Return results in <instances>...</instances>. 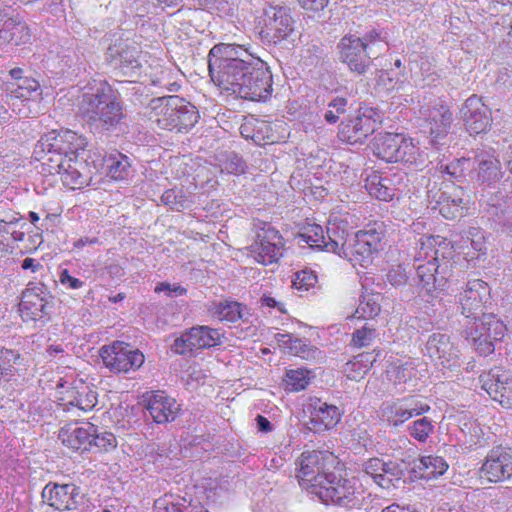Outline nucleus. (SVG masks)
I'll return each instance as SVG.
<instances>
[{
    "label": "nucleus",
    "instance_id": "7",
    "mask_svg": "<svg viewBox=\"0 0 512 512\" xmlns=\"http://www.w3.org/2000/svg\"><path fill=\"white\" fill-rule=\"evenodd\" d=\"M315 496L325 504H333L346 509L361 508L365 499L364 490L358 479L346 478L334 471L327 475Z\"/></svg>",
    "mask_w": 512,
    "mask_h": 512
},
{
    "label": "nucleus",
    "instance_id": "23",
    "mask_svg": "<svg viewBox=\"0 0 512 512\" xmlns=\"http://www.w3.org/2000/svg\"><path fill=\"white\" fill-rule=\"evenodd\" d=\"M488 296L489 287L486 282L481 279L467 281L464 290L458 296L461 314L467 321L481 319V316L485 314L483 304L487 301Z\"/></svg>",
    "mask_w": 512,
    "mask_h": 512
},
{
    "label": "nucleus",
    "instance_id": "51",
    "mask_svg": "<svg viewBox=\"0 0 512 512\" xmlns=\"http://www.w3.org/2000/svg\"><path fill=\"white\" fill-rule=\"evenodd\" d=\"M465 234L471 248L477 253V257L486 255L487 243L485 232L480 227H469Z\"/></svg>",
    "mask_w": 512,
    "mask_h": 512
},
{
    "label": "nucleus",
    "instance_id": "2",
    "mask_svg": "<svg viewBox=\"0 0 512 512\" xmlns=\"http://www.w3.org/2000/svg\"><path fill=\"white\" fill-rule=\"evenodd\" d=\"M79 111L89 128L98 133L116 130L125 118L119 93L105 81L82 95Z\"/></svg>",
    "mask_w": 512,
    "mask_h": 512
},
{
    "label": "nucleus",
    "instance_id": "57",
    "mask_svg": "<svg viewBox=\"0 0 512 512\" xmlns=\"http://www.w3.org/2000/svg\"><path fill=\"white\" fill-rule=\"evenodd\" d=\"M356 235L364 242H368V244L377 251L379 250L380 242L383 237V230L380 225L376 226L375 224L374 226H368L366 229L358 231Z\"/></svg>",
    "mask_w": 512,
    "mask_h": 512
},
{
    "label": "nucleus",
    "instance_id": "47",
    "mask_svg": "<svg viewBox=\"0 0 512 512\" xmlns=\"http://www.w3.org/2000/svg\"><path fill=\"white\" fill-rule=\"evenodd\" d=\"M328 109L323 115L328 124H335L350 108L349 101L345 97L335 96L327 104Z\"/></svg>",
    "mask_w": 512,
    "mask_h": 512
},
{
    "label": "nucleus",
    "instance_id": "42",
    "mask_svg": "<svg viewBox=\"0 0 512 512\" xmlns=\"http://www.w3.org/2000/svg\"><path fill=\"white\" fill-rule=\"evenodd\" d=\"M389 183L390 180L387 177L373 173L367 177L365 188L371 196L387 202L395 196V188L391 187Z\"/></svg>",
    "mask_w": 512,
    "mask_h": 512
},
{
    "label": "nucleus",
    "instance_id": "33",
    "mask_svg": "<svg viewBox=\"0 0 512 512\" xmlns=\"http://www.w3.org/2000/svg\"><path fill=\"white\" fill-rule=\"evenodd\" d=\"M146 409L155 423L165 424L177 418L180 405L164 391H156L147 398Z\"/></svg>",
    "mask_w": 512,
    "mask_h": 512
},
{
    "label": "nucleus",
    "instance_id": "50",
    "mask_svg": "<svg viewBox=\"0 0 512 512\" xmlns=\"http://www.w3.org/2000/svg\"><path fill=\"white\" fill-rule=\"evenodd\" d=\"M116 447L117 440L115 435L97 427V432L93 433L91 439V450L94 449L97 452H109Z\"/></svg>",
    "mask_w": 512,
    "mask_h": 512
},
{
    "label": "nucleus",
    "instance_id": "10",
    "mask_svg": "<svg viewBox=\"0 0 512 512\" xmlns=\"http://www.w3.org/2000/svg\"><path fill=\"white\" fill-rule=\"evenodd\" d=\"M336 463V457L328 451H306L297 461L296 477L301 487L315 495Z\"/></svg>",
    "mask_w": 512,
    "mask_h": 512
},
{
    "label": "nucleus",
    "instance_id": "37",
    "mask_svg": "<svg viewBox=\"0 0 512 512\" xmlns=\"http://www.w3.org/2000/svg\"><path fill=\"white\" fill-rule=\"evenodd\" d=\"M208 312L213 318L230 323H235L238 320L247 321L250 316L245 305L228 299L212 302L208 307Z\"/></svg>",
    "mask_w": 512,
    "mask_h": 512
},
{
    "label": "nucleus",
    "instance_id": "62",
    "mask_svg": "<svg viewBox=\"0 0 512 512\" xmlns=\"http://www.w3.org/2000/svg\"><path fill=\"white\" fill-rule=\"evenodd\" d=\"M408 275L404 268L398 266L391 269L387 274L388 282L394 287L405 286L408 282Z\"/></svg>",
    "mask_w": 512,
    "mask_h": 512
},
{
    "label": "nucleus",
    "instance_id": "30",
    "mask_svg": "<svg viewBox=\"0 0 512 512\" xmlns=\"http://www.w3.org/2000/svg\"><path fill=\"white\" fill-rule=\"evenodd\" d=\"M487 215L495 227L507 236H512V199L498 190L487 200Z\"/></svg>",
    "mask_w": 512,
    "mask_h": 512
},
{
    "label": "nucleus",
    "instance_id": "11",
    "mask_svg": "<svg viewBox=\"0 0 512 512\" xmlns=\"http://www.w3.org/2000/svg\"><path fill=\"white\" fill-rule=\"evenodd\" d=\"M373 152L379 159L388 163L414 164L419 155V149L412 139L397 133H385L376 137Z\"/></svg>",
    "mask_w": 512,
    "mask_h": 512
},
{
    "label": "nucleus",
    "instance_id": "22",
    "mask_svg": "<svg viewBox=\"0 0 512 512\" xmlns=\"http://www.w3.org/2000/svg\"><path fill=\"white\" fill-rule=\"evenodd\" d=\"M420 115L429 129L430 143L434 146L444 144L453 121L452 112L442 104L436 102L433 105H425L420 108Z\"/></svg>",
    "mask_w": 512,
    "mask_h": 512
},
{
    "label": "nucleus",
    "instance_id": "26",
    "mask_svg": "<svg viewBox=\"0 0 512 512\" xmlns=\"http://www.w3.org/2000/svg\"><path fill=\"white\" fill-rule=\"evenodd\" d=\"M460 114L470 135L486 133L491 127V110L477 95L466 99L460 109Z\"/></svg>",
    "mask_w": 512,
    "mask_h": 512
},
{
    "label": "nucleus",
    "instance_id": "17",
    "mask_svg": "<svg viewBox=\"0 0 512 512\" xmlns=\"http://www.w3.org/2000/svg\"><path fill=\"white\" fill-rule=\"evenodd\" d=\"M424 355L441 370H454L460 366V350L446 333L435 332L429 335Z\"/></svg>",
    "mask_w": 512,
    "mask_h": 512
},
{
    "label": "nucleus",
    "instance_id": "56",
    "mask_svg": "<svg viewBox=\"0 0 512 512\" xmlns=\"http://www.w3.org/2000/svg\"><path fill=\"white\" fill-rule=\"evenodd\" d=\"M221 169L229 174L238 175L245 172L246 163L238 154L230 152L222 162Z\"/></svg>",
    "mask_w": 512,
    "mask_h": 512
},
{
    "label": "nucleus",
    "instance_id": "19",
    "mask_svg": "<svg viewBox=\"0 0 512 512\" xmlns=\"http://www.w3.org/2000/svg\"><path fill=\"white\" fill-rule=\"evenodd\" d=\"M461 186L445 185L444 189L435 191V186L428 190V202L432 210H438L445 219L454 220L464 215L466 202Z\"/></svg>",
    "mask_w": 512,
    "mask_h": 512
},
{
    "label": "nucleus",
    "instance_id": "9",
    "mask_svg": "<svg viewBox=\"0 0 512 512\" xmlns=\"http://www.w3.org/2000/svg\"><path fill=\"white\" fill-rule=\"evenodd\" d=\"M506 331L505 324L494 315L483 314L479 320L466 322L463 335L478 355L487 357L494 353Z\"/></svg>",
    "mask_w": 512,
    "mask_h": 512
},
{
    "label": "nucleus",
    "instance_id": "15",
    "mask_svg": "<svg viewBox=\"0 0 512 512\" xmlns=\"http://www.w3.org/2000/svg\"><path fill=\"white\" fill-rule=\"evenodd\" d=\"M139 56L138 44L133 40L121 37L112 40L105 51L106 63L128 77L139 75L141 68Z\"/></svg>",
    "mask_w": 512,
    "mask_h": 512
},
{
    "label": "nucleus",
    "instance_id": "34",
    "mask_svg": "<svg viewBox=\"0 0 512 512\" xmlns=\"http://www.w3.org/2000/svg\"><path fill=\"white\" fill-rule=\"evenodd\" d=\"M377 252L368 242H364L355 234L349 239H344L342 236L339 237V249L336 251V254L347 259L353 265L359 264L366 267L372 263L373 254Z\"/></svg>",
    "mask_w": 512,
    "mask_h": 512
},
{
    "label": "nucleus",
    "instance_id": "18",
    "mask_svg": "<svg viewBox=\"0 0 512 512\" xmlns=\"http://www.w3.org/2000/svg\"><path fill=\"white\" fill-rule=\"evenodd\" d=\"M430 410V406L414 397H404L382 403L379 417L387 427L398 428L409 419L422 415Z\"/></svg>",
    "mask_w": 512,
    "mask_h": 512
},
{
    "label": "nucleus",
    "instance_id": "58",
    "mask_svg": "<svg viewBox=\"0 0 512 512\" xmlns=\"http://www.w3.org/2000/svg\"><path fill=\"white\" fill-rule=\"evenodd\" d=\"M190 337V329H188L182 333L180 337L174 340V343L171 346L172 351L179 355L191 353L196 349V346H194V341Z\"/></svg>",
    "mask_w": 512,
    "mask_h": 512
},
{
    "label": "nucleus",
    "instance_id": "43",
    "mask_svg": "<svg viewBox=\"0 0 512 512\" xmlns=\"http://www.w3.org/2000/svg\"><path fill=\"white\" fill-rule=\"evenodd\" d=\"M440 171L449 176V180L452 182L464 183L468 174H471V157H462L446 165H441Z\"/></svg>",
    "mask_w": 512,
    "mask_h": 512
},
{
    "label": "nucleus",
    "instance_id": "13",
    "mask_svg": "<svg viewBox=\"0 0 512 512\" xmlns=\"http://www.w3.org/2000/svg\"><path fill=\"white\" fill-rule=\"evenodd\" d=\"M100 357L105 367L113 373L135 372L145 362V356L139 349L122 341L103 346Z\"/></svg>",
    "mask_w": 512,
    "mask_h": 512
},
{
    "label": "nucleus",
    "instance_id": "63",
    "mask_svg": "<svg viewBox=\"0 0 512 512\" xmlns=\"http://www.w3.org/2000/svg\"><path fill=\"white\" fill-rule=\"evenodd\" d=\"M59 282L62 286L71 290L80 289L85 285V282L73 277L67 269H63L59 273Z\"/></svg>",
    "mask_w": 512,
    "mask_h": 512
},
{
    "label": "nucleus",
    "instance_id": "25",
    "mask_svg": "<svg viewBox=\"0 0 512 512\" xmlns=\"http://www.w3.org/2000/svg\"><path fill=\"white\" fill-rule=\"evenodd\" d=\"M481 387L505 408H512V375L495 367L479 377Z\"/></svg>",
    "mask_w": 512,
    "mask_h": 512
},
{
    "label": "nucleus",
    "instance_id": "31",
    "mask_svg": "<svg viewBox=\"0 0 512 512\" xmlns=\"http://www.w3.org/2000/svg\"><path fill=\"white\" fill-rule=\"evenodd\" d=\"M96 432L97 426L90 422L68 423L60 429L59 439L75 451H90L91 439Z\"/></svg>",
    "mask_w": 512,
    "mask_h": 512
},
{
    "label": "nucleus",
    "instance_id": "41",
    "mask_svg": "<svg viewBox=\"0 0 512 512\" xmlns=\"http://www.w3.org/2000/svg\"><path fill=\"white\" fill-rule=\"evenodd\" d=\"M191 339L196 349H208L223 343L224 335L219 329L205 325H197L190 328Z\"/></svg>",
    "mask_w": 512,
    "mask_h": 512
},
{
    "label": "nucleus",
    "instance_id": "28",
    "mask_svg": "<svg viewBox=\"0 0 512 512\" xmlns=\"http://www.w3.org/2000/svg\"><path fill=\"white\" fill-rule=\"evenodd\" d=\"M283 238L278 230L272 227L258 233L256 241L251 245L253 258L263 265L276 262L281 256Z\"/></svg>",
    "mask_w": 512,
    "mask_h": 512
},
{
    "label": "nucleus",
    "instance_id": "24",
    "mask_svg": "<svg viewBox=\"0 0 512 512\" xmlns=\"http://www.w3.org/2000/svg\"><path fill=\"white\" fill-rule=\"evenodd\" d=\"M53 306V296L43 283H30L22 293L20 311L33 320L49 316Z\"/></svg>",
    "mask_w": 512,
    "mask_h": 512
},
{
    "label": "nucleus",
    "instance_id": "14",
    "mask_svg": "<svg viewBox=\"0 0 512 512\" xmlns=\"http://www.w3.org/2000/svg\"><path fill=\"white\" fill-rule=\"evenodd\" d=\"M407 469L405 460H385L379 457L369 458L361 466V471L385 490L398 488L401 483H404Z\"/></svg>",
    "mask_w": 512,
    "mask_h": 512
},
{
    "label": "nucleus",
    "instance_id": "55",
    "mask_svg": "<svg viewBox=\"0 0 512 512\" xmlns=\"http://www.w3.org/2000/svg\"><path fill=\"white\" fill-rule=\"evenodd\" d=\"M317 283V276L311 270H302L294 274L292 280L293 288L300 291H307Z\"/></svg>",
    "mask_w": 512,
    "mask_h": 512
},
{
    "label": "nucleus",
    "instance_id": "46",
    "mask_svg": "<svg viewBox=\"0 0 512 512\" xmlns=\"http://www.w3.org/2000/svg\"><path fill=\"white\" fill-rule=\"evenodd\" d=\"M380 294H366L359 299L356 309L358 318H373L377 316L381 310L379 304Z\"/></svg>",
    "mask_w": 512,
    "mask_h": 512
},
{
    "label": "nucleus",
    "instance_id": "12",
    "mask_svg": "<svg viewBox=\"0 0 512 512\" xmlns=\"http://www.w3.org/2000/svg\"><path fill=\"white\" fill-rule=\"evenodd\" d=\"M378 112L370 107H360L341 121L338 138L348 144H362L377 129Z\"/></svg>",
    "mask_w": 512,
    "mask_h": 512
},
{
    "label": "nucleus",
    "instance_id": "53",
    "mask_svg": "<svg viewBox=\"0 0 512 512\" xmlns=\"http://www.w3.org/2000/svg\"><path fill=\"white\" fill-rule=\"evenodd\" d=\"M161 200L165 205L170 206L171 209L176 211H181L189 207V200L182 191L168 189L162 194Z\"/></svg>",
    "mask_w": 512,
    "mask_h": 512
},
{
    "label": "nucleus",
    "instance_id": "35",
    "mask_svg": "<svg viewBox=\"0 0 512 512\" xmlns=\"http://www.w3.org/2000/svg\"><path fill=\"white\" fill-rule=\"evenodd\" d=\"M31 34L27 24L18 17L6 14L0 25V47L7 44L21 45L30 41Z\"/></svg>",
    "mask_w": 512,
    "mask_h": 512
},
{
    "label": "nucleus",
    "instance_id": "3",
    "mask_svg": "<svg viewBox=\"0 0 512 512\" xmlns=\"http://www.w3.org/2000/svg\"><path fill=\"white\" fill-rule=\"evenodd\" d=\"M338 58L349 71L364 75L371 67L372 60L388 50L387 33L372 28L362 35L345 34L337 43Z\"/></svg>",
    "mask_w": 512,
    "mask_h": 512
},
{
    "label": "nucleus",
    "instance_id": "27",
    "mask_svg": "<svg viewBox=\"0 0 512 512\" xmlns=\"http://www.w3.org/2000/svg\"><path fill=\"white\" fill-rule=\"evenodd\" d=\"M309 420L305 422L307 429L321 433L332 429L341 419L342 412L333 404H328L319 398H311L306 406Z\"/></svg>",
    "mask_w": 512,
    "mask_h": 512
},
{
    "label": "nucleus",
    "instance_id": "8",
    "mask_svg": "<svg viewBox=\"0 0 512 512\" xmlns=\"http://www.w3.org/2000/svg\"><path fill=\"white\" fill-rule=\"evenodd\" d=\"M417 286L421 289L419 299L430 306H425V313L430 314L432 307L439 301V294L445 288L451 276L449 260H439L438 257L415 265Z\"/></svg>",
    "mask_w": 512,
    "mask_h": 512
},
{
    "label": "nucleus",
    "instance_id": "52",
    "mask_svg": "<svg viewBox=\"0 0 512 512\" xmlns=\"http://www.w3.org/2000/svg\"><path fill=\"white\" fill-rule=\"evenodd\" d=\"M376 335V329L373 326L365 324L363 327L353 332L351 345L356 348L367 347L372 344Z\"/></svg>",
    "mask_w": 512,
    "mask_h": 512
},
{
    "label": "nucleus",
    "instance_id": "4",
    "mask_svg": "<svg viewBox=\"0 0 512 512\" xmlns=\"http://www.w3.org/2000/svg\"><path fill=\"white\" fill-rule=\"evenodd\" d=\"M87 140L84 136L71 130L57 132L55 130L43 135L37 142L35 153L41 152L42 172L49 175L61 174L68 158L80 150H84Z\"/></svg>",
    "mask_w": 512,
    "mask_h": 512
},
{
    "label": "nucleus",
    "instance_id": "1",
    "mask_svg": "<svg viewBox=\"0 0 512 512\" xmlns=\"http://www.w3.org/2000/svg\"><path fill=\"white\" fill-rule=\"evenodd\" d=\"M211 80L221 89L250 101H266L273 92L269 66L240 45L220 43L208 54Z\"/></svg>",
    "mask_w": 512,
    "mask_h": 512
},
{
    "label": "nucleus",
    "instance_id": "54",
    "mask_svg": "<svg viewBox=\"0 0 512 512\" xmlns=\"http://www.w3.org/2000/svg\"><path fill=\"white\" fill-rule=\"evenodd\" d=\"M40 89L38 81L33 78L25 77L22 81L16 83V88L12 90L16 98L28 100L33 93Z\"/></svg>",
    "mask_w": 512,
    "mask_h": 512
},
{
    "label": "nucleus",
    "instance_id": "39",
    "mask_svg": "<svg viewBox=\"0 0 512 512\" xmlns=\"http://www.w3.org/2000/svg\"><path fill=\"white\" fill-rule=\"evenodd\" d=\"M103 161L107 176L113 180H127L132 173L130 158L117 150L105 155Z\"/></svg>",
    "mask_w": 512,
    "mask_h": 512
},
{
    "label": "nucleus",
    "instance_id": "40",
    "mask_svg": "<svg viewBox=\"0 0 512 512\" xmlns=\"http://www.w3.org/2000/svg\"><path fill=\"white\" fill-rule=\"evenodd\" d=\"M448 469V464L440 456H423L418 459L413 467V472L419 478L432 479L443 475Z\"/></svg>",
    "mask_w": 512,
    "mask_h": 512
},
{
    "label": "nucleus",
    "instance_id": "29",
    "mask_svg": "<svg viewBox=\"0 0 512 512\" xmlns=\"http://www.w3.org/2000/svg\"><path fill=\"white\" fill-rule=\"evenodd\" d=\"M339 237L329 228L325 235L323 227L316 223H308L297 235L298 244L306 243L312 249L333 253L339 249Z\"/></svg>",
    "mask_w": 512,
    "mask_h": 512
},
{
    "label": "nucleus",
    "instance_id": "44",
    "mask_svg": "<svg viewBox=\"0 0 512 512\" xmlns=\"http://www.w3.org/2000/svg\"><path fill=\"white\" fill-rule=\"evenodd\" d=\"M387 377L395 385L405 384L416 377L417 370L410 361L402 363L401 361L391 363L387 370Z\"/></svg>",
    "mask_w": 512,
    "mask_h": 512
},
{
    "label": "nucleus",
    "instance_id": "45",
    "mask_svg": "<svg viewBox=\"0 0 512 512\" xmlns=\"http://www.w3.org/2000/svg\"><path fill=\"white\" fill-rule=\"evenodd\" d=\"M22 357L19 351L0 348V381H9L16 373V365L21 364Z\"/></svg>",
    "mask_w": 512,
    "mask_h": 512
},
{
    "label": "nucleus",
    "instance_id": "36",
    "mask_svg": "<svg viewBox=\"0 0 512 512\" xmlns=\"http://www.w3.org/2000/svg\"><path fill=\"white\" fill-rule=\"evenodd\" d=\"M60 176L63 185L72 190L82 188L91 179L85 162L78 159V153L68 158Z\"/></svg>",
    "mask_w": 512,
    "mask_h": 512
},
{
    "label": "nucleus",
    "instance_id": "48",
    "mask_svg": "<svg viewBox=\"0 0 512 512\" xmlns=\"http://www.w3.org/2000/svg\"><path fill=\"white\" fill-rule=\"evenodd\" d=\"M433 432L432 420L426 416L415 420L408 426L409 435L420 443H425Z\"/></svg>",
    "mask_w": 512,
    "mask_h": 512
},
{
    "label": "nucleus",
    "instance_id": "5",
    "mask_svg": "<svg viewBox=\"0 0 512 512\" xmlns=\"http://www.w3.org/2000/svg\"><path fill=\"white\" fill-rule=\"evenodd\" d=\"M148 106L158 128L171 132L188 133L200 118L197 108L178 95L155 97Z\"/></svg>",
    "mask_w": 512,
    "mask_h": 512
},
{
    "label": "nucleus",
    "instance_id": "49",
    "mask_svg": "<svg viewBox=\"0 0 512 512\" xmlns=\"http://www.w3.org/2000/svg\"><path fill=\"white\" fill-rule=\"evenodd\" d=\"M311 372L304 368L291 369L286 372L285 382L290 391L304 390L310 382Z\"/></svg>",
    "mask_w": 512,
    "mask_h": 512
},
{
    "label": "nucleus",
    "instance_id": "60",
    "mask_svg": "<svg viewBox=\"0 0 512 512\" xmlns=\"http://www.w3.org/2000/svg\"><path fill=\"white\" fill-rule=\"evenodd\" d=\"M155 512H186L189 510V506L174 503L167 498H160L155 501L154 504Z\"/></svg>",
    "mask_w": 512,
    "mask_h": 512
},
{
    "label": "nucleus",
    "instance_id": "38",
    "mask_svg": "<svg viewBox=\"0 0 512 512\" xmlns=\"http://www.w3.org/2000/svg\"><path fill=\"white\" fill-rule=\"evenodd\" d=\"M65 401L61 405L64 410H70L72 407H77L82 411L92 410L97 402V392L88 385L81 384L80 387H73L66 392Z\"/></svg>",
    "mask_w": 512,
    "mask_h": 512
},
{
    "label": "nucleus",
    "instance_id": "32",
    "mask_svg": "<svg viewBox=\"0 0 512 512\" xmlns=\"http://www.w3.org/2000/svg\"><path fill=\"white\" fill-rule=\"evenodd\" d=\"M452 253L451 243L446 238L439 235H422L416 241L414 260L419 263H425L434 257H438L439 260H448Z\"/></svg>",
    "mask_w": 512,
    "mask_h": 512
},
{
    "label": "nucleus",
    "instance_id": "16",
    "mask_svg": "<svg viewBox=\"0 0 512 512\" xmlns=\"http://www.w3.org/2000/svg\"><path fill=\"white\" fill-rule=\"evenodd\" d=\"M503 176L504 171L494 149H477L473 151L471 174H468L471 182L479 186L494 187Z\"/></svg>",
    "mask_w": 512,
    "mask_h": 512
},
{
    "label": "nucleus",
    "instance_id": "21",
    "mask_svg": "<svg viewBox=\"0 0 512 512\" xmlns=\"http://www.w3.org/2000/svg\"><path fill=\"white\" fill-rule=\"evenodd\" d=\"M482 478L497 483L512 477V448L506 446L493 447L485 457L480 468Z\"/></svg>",
    "mask_w": 512,
    "mask_h": 512
},
{
    "label": "nucleus",
    "instance_id": "20",
    "mask_svg": "<svg viewBox=\"0 0 512 512\" xmlns=\"http://www.w3.org/2000/svg\"><path fill=\"white\" fill-rule=\"evenodd\" d=\"M41 496L45 504L59 512L76 510L84 503V494L74 483L49 482Z\"/></svg>",
    "mask_w": 512,
    "mask_h": 512
},
{
    "label": "nucleus",
    "instance_id": "64",
    "mask_svg": "<svg viewBox=\"0 0 512 512\" xmlns=\"http://www.w3.org/2000/svg\"><path fill=\"white\" fill-rule=\"evenodd\" d=\"M155 292H165L167 296H180L186 293V289L179 284H169L166 282H161L155 287Z\"/></svg>",
    "mask_w": 512,
    "mask_h": 512
},
{
    "label": "nucleus",
    "instance_id": "59",
    "mask_svg": "<svg viewBox=\"0 0 512 512\" xmlns=\"http://www.w3.org/2000/svg\"><path fill=\"white\" fill-rule=\"evenodd\" d=\"M343 372L350 380L359 381L368 372V368L363 366L356 356H354L353 359L345 363L343 366Z\"/></svg>",
    "mask_w": 512,
    "mask_h": 512
},
{
    "label": "nucleus",
    "instance_id": "61",
    "mask_svg": "<svg viewBox=\"0 0 512 512\" xmlns=\"http://www.w3.org/2000/svg\"><path fill=\"white\" fill-rule=\"evenodd\" d=\"M298 357L315 363H322L325 360V354L319 348L310 345L306 342L305 347L302 348Z\"/></svg>",
    "mask_w": 512,
    "mask_h": 512
},
{
    "label": "nucleus",
    "instance_id": "6",
    "mask_svg": "<svg viewBox=\"0 0 512 512\" xmlns=\"http://www.w3.org/2000/svg\"><path fill=\"white\" fill-rule=\"evenodd\" d=\"M258 29L261 42L268 46H284L295 41V20L285 6L266 7L259 18Z\"/></svg>",
    "mask_w": 512,
    "mask_h": 512
}]
</instances>
